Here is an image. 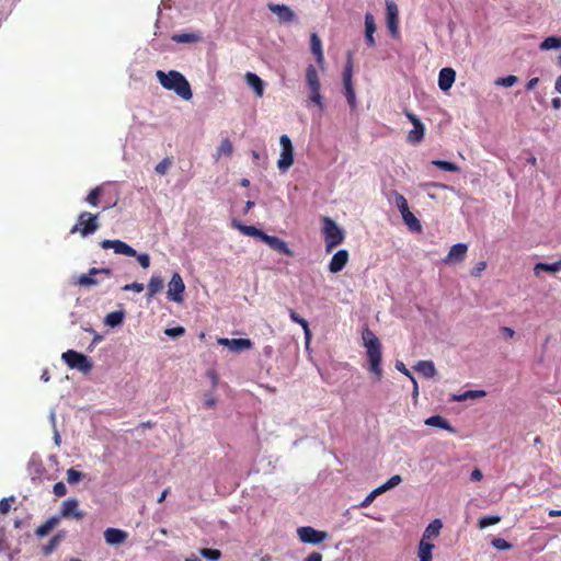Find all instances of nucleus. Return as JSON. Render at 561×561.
Wrapping results in <instances>:
<instances>
[{
	"mask_svg": "<svg viewBox=\"0 0 561 561\" xmlns=\"http://www.w3.org/2000/svg\"><path fill=\"white\" fill-rule=\"evenodd\" d=\"M297 535L300 541L312 545L321 543L328 538L327 531L317 530L311 526L299 527L297 529Z\"/></svg>",
	"mask_w": 561,
	"mask_h": 561,
	"instance_id": "obj_11",
	"label": "nucleus"
},
{
	"mask_svg": "<svg viewBox=\"0 0 561 561\" xmlns=\"http://www.w3.org/2000/svg\"><path fill=\"white\" fill-rule=\"evenodd\" d=\"M425 424L428 426H434V427H439V428L446 430L450 433L454 432V428L449 424V422L440 415H433V416L427 417L425 420Z\"/></svg>",
	"mask_w": 561,
	"mask_h": 561,
	"instance_id": "obj_28",
	"label": "nucleus"
},
{
	"mask_svg": "<svg viewBox=\"0 0 561 561\" xmlns=\"http://www.w3.org/2000/svg\"><path fill=\"white\" fill-rule=\"evenodd\" d=\"M288 312H289V317H290L291 321L301 325L304 333H305L306 342L309 343V341L311 339V331L309 329L308 321L306 319L301 318L294 309H289Z\"/></svg>",
	"mask_w": 561,
	"mask_h": 561,
	"instance_id": "obj_27",
	"label": "nucleus"
},
{
	"mask_svg": "<svg viewBox=\"0 0 561 561\" xmlns=\"http://www.w3.org/2000/svg\"><path fill=\"white\" fill-rule=\"evenodd\" d=\"M396 368L399 371H401L402 374H404L405 376H408L409 378H410V376H412L411 373L409 371V369L405 367V365L402 362H400V360H398L396 363Z\"/></svg>",
	"mask_w": 561,
	"mask_h": 561,
	"instance_id": "obj_57",
	"label": "nucleus"
},
{
	"mask_svg": "<svg viewBox=\"0 0 561 561\" xmlns=\"http://www.w3.org/2000/svg\"><path fill=\"white\" fill-rule=\"evenodd\" d=\"M267 8L270 11L275 13L282 22H290L295 18L291 9L285 4H276L271 2L267 4Z\"/></svg>",
	"mask_w": 561,
	"mask_h": 561,
	"instance_id": "obj_17",
	"label": "nucleus"
},
{
	"mask_svg": "<svg viewBox=\"0 0 561 561\" xmlns=\"http://www.w3.org/2000/svg\"><path fill=\"white\" fill-rule=\"evenodd\" d=\"M199 553L211 561H217L221 557V552L217 549L203 548L199 550Z\"/></svg>",
	"mask_w": 561,
	"mask_h": 561,
	"instance_id": "obj_43",
	"label": "nucleus"
},
{
	"mask_svg": "<svg viewBox=\"0 0 561 561\" xmlns=\"http://www.w3.org/2000/svg\"><path fill=\"white\" fill-rule=\"evenodd\" d=\"M500 520H501V517L497 515H486V516H483L482 518H480L479 527L486 528L491 525H495V524L500 523Z\"/></svg>",
	"mask_w": 561,
	"mask_h": 561,
	"instance_id": "obj_42",
	"label": "nucleus"
},
{
	"mask_svg": "<svg viewBox=\"0 0 561 561\" xmlns=\"http://www.w3.org/2000/svg\"><path fill=\"white\" fill-rule=\"evenodd\" d=\"M103 193L102 186H96L93 190L90 191L88 194L85 201L89 205L96 207L100 204V197Z\"/></svg>",
	"mask_w": 561,
	"mask_h": 561,
	"instance_id": "obj_36",
	"label": "nucleus"
},
{
	"mask_svg": "<svg viewBox=\"0 0 561 561\" xmlns=\"http://www.w3.org/2000/svg\"><path fill=\"white\" fill-rule=\"evenodd\" d=\"M363 345L366 348L368 359V370L375 376L377 381H380L383 376L381 367L382 362V345L377 335L366 327L362 332Z\"/></svg>",
	"mask_w": 561,
	"mask_h": 561,
	"instance_id": "obj_1",
	"label": "nucleus"
},
{
	"mask_svg": "<svg viewBox=\"0 0 561 561\" xmlns=\"http://www.w3.org/2000/svg\"><path fill=\"white\" fill-rule=\"evenodd\" d=\"M491 543L497 550L505 551L512 548V545L503 538H494Z\"/></svg>",
	"mask_w": 561,
	"mask_h": 561,
	"instance_id": "obj_47",
	"label": "nucleus"
},
{
	"mask_svg": "<svg viewBox=\"0 0 561 561\" xmlns=\"http://www.w3.org/2000/svg\"><path fill=\"white\" fill-rule=\"evenodd\" d=\"M233 227H236L241 233L249 237L259 238L262 241V237H264V231L260 230L254 226H247L238 221H233Z\"/></svg>",
	"mask_w": 561,
	"mask_h": 561,
	"instance_id": "obj_24",
	"label": "nucleus"
},
{
	"mask_svg": "<svg viewBox=\"0 0 561 561\" xmlns=\"http://www.w3.org/2000/svg\"><path fill=\"white\" fill-rule=\"evenodd\" d=\"M67 531L66 530H59L56 533L49 541L42 547V553L47 557L50 556L57 547L60 545V542L66 538Z\"/></svg>",
	"mask_w": 561,
	"mask_h": 561,
	"instance_id": "obj_19",
	"label": "nucleus"
},
{
	"mask_svg": "<svg viewBox=\"0 0 561 561\" xmlns=\"http://www.w3.org/2000/svg\"><path fill=\"white\" fill-rule=\"evenodd\" d=\"M486 267V262L485 261H480L476 264V266L471 270L470 272V275L472 277H480L481 276V273L485 270Z\"/></svg>",
	"mask_w": 561,
	"mask_h": 561,
	"instance_id": "obj_50",
	"label": "nucleus"
},
{
	"mask_svg": "<svg viewBox=\"0 0 561 561\" xmlns=\"http://www.w3.org/2000/svg\"><path fill=\"white\" fill-rule=\"evenodd\" d=\"M353 51L348 50L346 55V64L343 71V85H344V94L345 98L352 108L356 107V94L353 87V68H354V60H353Z\"/></svg>",
	"mask_w": 561,
	"mask_h": 561,
	"instance_id": "obj_6",
	"label": "nucleus"
},
{
	"mask_svg": "<svg viewBox=\"0 0 561 561\" xmlns=\"http://www.w3.org/2000/svg\"><path fill=\"white\" fill-rule=\"evenodd\" d=\"M164 333L171 337H179L185 333V329L183 327H174V328L167 329L164 331Z\"/></svg>",
	"mask_w": 561,
	"mask_h": 561,
	"instance_id": "obj_51",
	"label": "nucleus"
},
{
	"mask_svg": "<svg viewBox=\"0 0 561 561\" xmlns=\"http://www.w3.org/2000/svg\"><path fill=\"white\" fill-rule=\"evenodd\" d=\"M244 78L248 85L251 87L254 90L255 94L261 98L264 93L263 80L253 72H247Z\"/></svg>",
	"mask_w": 561,
	"mask_h": 561,
	"instance_id": "obj_22",
	"label": "nucleus"
},
{
	"mask_svg": "<svg viewBox=\"0 0 561 561\" xmlns=\"http://www.w3.org/2000/svg\"><path fill=\"white\" fill-rule=\"evenodd\" d=\"M233 152V146L229 138H224L217 148V158L221 156L230 157Z\"/></svg>",
	"mask_w": 561,
	"mask_h": 561,
	"instance_id": "obj_35",
	"label": "nucleus"
},
{
	"mask_svg": "<svg viewBox=\"0 0 561 561\" xmlns=\"http://www.w3.org/2000/svg\"><path fill=\"white\" fill-rule=\"evenodd\" d=\"M124 318H125L124 311H122V310L112 311L106 314L104 322L106 325H108L111 328H115V327L122 324V322L124 321Z\"/></svg>",
	"mask_w": 561,
	"mask_h": 561,
	"instance_id": "obj_33",
	"label": "nucleus"
},
{
	"mask_svg": "<svg viewBox=\"0 0 561 561\" xmlns=\"http://www.w3.org/2000/svg\"><path fill=\"white\" fill-rule=\"evenodd\" d=\"M482 472L479 470V469H474L472 472H471V476H470V479L472 481H480L482 479Z\"/></svg>",
	"mask_w": 561,
	"mask_h": 561,
	"instance_id": "obj_62",
	"label": "nucleus"
},
{
	"mask_svg": "<svg viewBox=\"0 0 561 561\" xmlns=\"http://www.w3.org/2000/svg\"><path fill=\"white\" fill-rule=\"evenodd\" d=\"M103 249H113L116 254L126 256H136L140 266L148 268L150 266V256L147 253L137 254L136 250L122 240H103L101 242Z\"/></svg>",
	"mask_w": 561,
	"mask_h": 561,
	"instance_id": "obj_3",
	"label": "nucleus"
},
{
	"mask_svg": "<svg viewBox=\"0 0 561 561\" xmlns=\"http://www.w3.org/2000/svg\"><path fill=\"white\" fill-rule=\"evenodd\" d=\"M541 272H561V260L554 263H537L534 267V273L535 275H539Z\"/></svg>",
	"mask_w": 561,
	"mask_h": 561,
	"instance_id": "obj_30",
	"label": "nucleus"
},
{
	"mask_svg": "<svg viewBox=\"0 0 561 561\" xmlns=\"http://www.w3.org/2000/svg\"><path fill=\"white\" fill-rule=\"evenodd\" d=\"M486 396V392L484 390H467L460 394H458V402L459 401H466V400H473L483 398Z\"/></svg>",
	"mask_w": 561,
	"mask_h": 561,
	"instance_id": "obj_37",
	"label": "nucleus"
},
{
	"mask_svg": "<svg viewBox=\"0 0 561 561\" xmlns=\"http://www.w3.org/2000/svg\"><path fill=\"white\" fill-rule=\"evenodd\" d=\"M98 218V214L94 215L89 211L80 213L77 224L70 229V233L79 232L83 238L93 234L100 227Z\"/></svg>",
	"mask_w": 561,
	"mask_h": 561,
	"instance_id": "obj_5",
	"label": "nucleus"
},
{
	"mask_svg": "<svg viewBox=\"0 0 561 561\" xmlns=\"http://www.w3.org/2000/svg\"><path fill=\"white\" fill-rule=\"evenodd\" d=\"M387 27L391 35H397L399 30V9L393 0H386Z\"/></svg>",
	"mask_w": 561,
	"mask_h": 561,
	"instance_id": "obj_13",
	"label": "nucleus"
},
{
	"mask_svg": "<svg viewBox=\"0 0 561 561\" xmlns=\"http://www.w3.org/2000/svg\"><path fill=\"white\" fill-rule=\"evenodd\" d=\"M157 78L160 84L170 91H174L183 100H191L193 96L191 85L185 77L176 70L165 73L162 70L157 71Z\"/></svg>",
	"mask_w": 561,
	"mask_h": 561,
	"instance_id": "obj_2",
	"label": "nucleus"
},
{
	"mask_svg": "<svg viewBox=\"0 0 561 561\" xmlns=\"http://www.w3.org/2000/svg\"><path fill=\"white\" fill-rule=\"evenodd\" d=\"M394 199H396V205L398 207V209L400 210L401 213V216L403 214H407L410 211V208H409V205H408V201L407 198L400 194V193H394Z\"/></svg>",
	"mask_w": 561,
	"mask_h": 561,
	"instance_id": "obj_38",
	"label": "nucleus"
},
{
	"mask_svg": "<svg viewBox=\"0 0 561 561\" xmlns=\"http://www.w3.org/2000/svg\"><path fill=\"white\" fill-rule=\"evenodd\" d=\"M60 519L57 515L50 516L45 523L35 529V535L39 538L47 536L58 524Z\"/></svg>",
	"mask_w": 561,
	"mask_h": 561,
	"instance_id": "obj_21",
	"label": "nucleus"
},
{
	"mask_svg": "<svg viewBox=\"0 0 561 561\" xmlns=\"http://www.w3.org/2000/svg\"><path fill=\"white\" fill-rule=\"evenodd\" d=\"M82 476H83L82 472H80L73 468H70L67 471V482L69 484H76L82 479Z\"/></svg>",
	"mask_w": 561,
	"mask_h": 561,
	"instance_id": "obj_46",
	"label": "nucleus"
},
{
	"mask_svg": "<svg viewBox=\"0 0 561 561\" xmlns=\"http://www.w3.org/2000/svg\"><path fill=\"white\" fill-rule=\"evenodd\" d=\"M104 538L108 545H121L126 540L127 534L122 529L111 527L104 531Z\"/></svg>",
	"mask_w": 561,
	"mask_h": 561,
	"instance_id": "obj_20",
	"label": "nucleus"
},
{
	"mask_svg": "<svg viewBox=\"0 0 561 561\" xmlns=\"http://www.w3.org/2000/svg\"><path fill=\"white\" fill-rule=\"evenodd\" d=\"M171 165L172 160L170 158H164L156 165L154 171L160 175H164L167 174Z\"/></svg>",
	"mask_w": 561,
	"mask_h": 561,
	"instance_id": "obj_45",
	"label": "nucleus"
},
{
	"mask_svg": "<svg viewBox=\"0 0 561 561\" xmlns=\"http://www.w3.org/2000/svg\"><path fill=\"white\" fill-rule=\"evenodd\" d=\"M402 219L411 231H413V232L422 231V225H421L420 220L414 216L413 213L409 211L407 214H403Z\"/></svg>",
	"mask_w": 561,
	"mask_h": 561,
	"instance_id": "obj_32",
	"label": "nucleus"
},
{
	"mask_svg": "<svg viewBox=\"0 0 561 561\" xmlns=\"http://www.w3.org/2000/svg\"><path fill=\"white\" fill-rule=\"evenodd\" d=\"M405 115H407L408 119L412 123V125L422 123L420 121V118L411 112H407Z\"/></svg>",
	"mask_w": 561,
	"mask_h": 561,
	"instance_id": "obj_61",
	"label": "nucleus"
},
{
	"mask_svg": "<svg viewBox=\"0 0 561 561\" xmlns=\"http://www.w3.org/2000/svg\"><path fill=\"white\" fill-rule=\"evenodd\" d=\"M91 274H105L106 276H111L112 275V270H110V268L92 267L91 268Z\"/></svg>",
	"mask_w": 561,
	"mask_h": 561,
	"instance_id": "obj_58",
	"label": "nucleus"
},
{
	"mask_svg": "<svg viewBox=\"0 0 561 561\" xmlns=\"http://www.w3.org/2000/svg\"><path fill=\"white\" fill-rule=\"evenodd\" d=\"M311 51L316 56L318 65L322 66L324 64V56L320 37H311Z\"/></svg>",
	"mask_w": 561,
	"mask_h": 561,
	"instance_id": "obj_34",
	"label": "nucleus"
},
{
	"mask_svg": "<svg viewBox=\"0 0 561 561\" xmlns=\"http://www.w3.org/2000/svg\"><path fill=\"white\" fill-rule=\"evenodd\" d=\"M560 47L561 37H546V39L540 44V48L545 50Z\"/></svg>",
	"mask_w": 561,
	"mask_h": 561,
	"instance_id": "obj_39",
	"label": "nucleus"
},
{
	"mask_svg": "<svg viewBox=\"0 0 561 561\" xmlns=\"http://www.w3.org/2000/svg\"><path fill=\"white\" fill-rule=\"evenodd\" d=\"M501 332L503 333L505 339H513L515 335V331L508 327H502Z\"/></svg>",
	"mask_w": 561,
	"mask_h": 561,
	"instance_id": "obj_56",
	"label": "nucleus"
},
{
	"mask_svg": "<svg viewBox=\"0 0 561 561\" xmlns=\"http://www.w3.org/2000/svg\"><path fill=\"white\" fill-rule=\"evenodd\" d=\"M218 344L228 347L231 352H242L253 347V342L250 339H218Z\"/></svg>",
	"mask_w": 561,
	"mask_h": 561,
	"instance_id": "obj_15",
	"label": "nucleus"
},
{
	"mask_svg": "<svg viewBox=\"0 0 561 561\" xmlns=\"http://www.w3.org/2000/svg\"><path fill=\"white\" fill-rule=\"evenodd\" d=\"M376 23L371 13L365 15V35H374L376 32Z\"/></svg>",
	"mask_w": 561,
	"mask_h": 561,
	"instance_id": "obj_41",
	"label": "nucleus"
},
{
	"mask_svg": "<svg viewBox=\"0 0 561 561\" xmlns=\"http://www.w3.org/2000/svg\"><path fill=\"white\" fill-rule=\"evenodd\" d=\"M467 244L458 242V261L462 260L465 253L467 252Z\"/></svg>",
	"mask_w": 561,
	"mask_h": 561,
	"instance_id": "obj_60",
	"label": "nucleus"
},
{
	"mask_svg": "<svg viewBox=\"0 0 561 561\" xmlns=\"http://www.w3.org/2000/svg\"><path fill=\"white\" fill-rule=\"evenodd\" d=\"M14 501V496L11 497H4L0 500V514L4 515L8 514L11 508V502Z\"/></svg>",
	"mask_w": 561,
	"mask_h": 561,
	"instance_id": "obj_49",
	"label": "nucleus"
},
{
	"mask_svg": "<svg viewBox=\"0 0 561 561\" xmlns=\"http://www.w3.org/2000/svg\"><path fill=\"white\" fill-rule=\"evenodd\" d=\"M54 494L56 496H64L67 493V488L64 482H57L53 488Z\"/></svg>",
	"mask_w": 561,
	"mask_h": 561,
	"instance_id": "obj_54",
	"label": "nucleus"
},
{
	"mask_svg": "<svg viewBox=\"0 0 561 561\" xmlns=\"http://www.w3.org/2000/svg\"><path fill=\"white\" fill-rule=\"evenodd\" d=\"M388 489L386 488L385 484L378 486L377 489H375L374 491H371L369 494H371L374 497H376L377 495L386 492Z\"/></svg>",
	"mask_w": 561,
	"mask_h": 561,
	"instance_id": "obj_64",
	"label": "nucleus"
},
{
	"mask_svg": "<svg viewBox=\"0 0 561 561\" xmlns=\"http://www.w3.org/2000/svg\"><path fill=\"white\" fill-rule=\"evenodd\" d=\"M185 290V284L179 273H174L168 285V299L174 302L183 301V293Z\"/></svg>",
	"mask_w": 561,
	"mask_h": 561,
	"instance_id": "obj_12",
	"label": "nucleus"
},
{
	"mask_svg": "<svg viewBox=\"0 0 561 561\" xmlns=\"http://www.w3.org/2000/svg\"><path fill=\"white\" fill-rule=\"evenodd\" d=\"M423 187L427 192L428 196L433 197V198L435 197V195L431 192V190H434V188L447 190L448 188L446 185L439 184V183H426V184H423Z\"/></svg>",
	"mask_w": 561,
	"mask_h": 561,
	"instance_id": "obj_53",
	"label": "nucleus"
},
{
	"mask_svg": "<svg viewBox=\"0 0 561 561\" xmlns=\"http://www.w3.org/2000/svg\"><path fill=\"white\" fill-rule=\"evenodd\" d=\"M414 369L427 378L433 377L435 375V366L431 360L419 362Z\"/></svg>",
	"mask_w": 561,
	"mask_h": 561,
	"instance_id": "obj_31",
	"label": "nucleus"
},
{
	"mask_svg": "<svg viewBox=\"0 0 561 561\" xmlns=\"http://www.w3.org/2000/svg\"><path fill=\"white\" fill-rule=\"evenodd\" d=\"M262 241L266 243L271 249L277 251L280 254L294 256V251L288 247V244L283 239L278 237L264 233V237H262Z\"/></svg>",
	"mask_w": 561,
	"mask_h": 561,
	"instance_id": "obj_14",
	"label": "nucleus"
},
{
	"mask_svg": "<svg viewBox=\"0 0 561 561\" xmlns=\"http://www.w3.org/2000/svg\"><path fill=\"white\" fill-rule=\"evenodd\" d=\"M388 489L386 488L385 484L378 486L377 489H375L374 491H371L369 494H371L374 497H376L377 495L386 492Z\"/></svg>",
	"mask_w": 561,
	"mask_h": 561,
	"instance_id": "obj_63",
	"label": "nucleus"
},
{
	"mask_svg": "<svg viewBox=\"0 0 561 561\" xmlns=\"http://www.w3.org/2000/svg\"><path fill=\"white\" fill-rule=\"evenodd\" d=\"M433 164L445 171H456V164L449 161L435 160L433 161Z\"/></svg>",
	"mask_w": 561,
	"mask_h": 561,
	"instance_id": "obj_48",
	"label": "nucleus"
},
{
	"mask_svg": "<svg viewBox=\"0 0 561 561\" xmlns=\"http://www.w3.org/2000/svg\"><path fill=\"white\" fill-rule=\"evenodd\" d=\"M443 527V523L440 519H434L432 523L428 524V526L425 528L422 540L432 542L433 539H435Z\"/></svg>",
	"mask_w": 561,
	"mask_h": 561,
	"instance_id": "obj_23",
	"label": "nucleus"
},
{
	"mask_svg": "<svg viewBox=\"0 0 561 561\" xmlns=\"http://www.w3.org/2000/svg\"><path fill=\"white\" fill-rule=\"evenodd\" d=\"M322 233L325 241V251L330 253L335 247L343 243L345 233L330 217L323 218Z\"/></svg>",
	"mask_w": 561,
	"mask_h": 561,
	"instance_id": "obj_4",
	"label": "nucleus"
},
{
	"mask_svg": "<svg viewBox=\"0 0 561 561\" xmlns=\"http://www.w3.org/2000/svg\"><path fill=\"white\" fill-rule=\"evenodd\" d=\"M433 549L434 543L421 539L417 551L419 561H432Z\"/></svg>",
	"mask_w": 561,
	"mask_h": 561,
	"instance_id": "obj_29",
	"label": "nucleus"
},
{
	"mask_svg": "<svg viewBox=\"0 0 561 561\" xmlns=\"http://www.w3.org/2000/svg\"><path fill=\"white\" fill-rule=\"evenodd\" d=\"M95 274H91V270L89 271L88 274H82L79 276L78 278V283L81 285V286H93V285H96L98 284V280L93 277Z\"/></svg>",
	"mask_w": 561,
	"mask_h": 561,
	"instance_id": "obj_44",
	"label": "nucleus"
},
{
	"mask_svg": "<svg viewBox=\"0 0 561 561\" xmlns=\"http://www.w3.org/2000/svg\"><path fill=\"white\" fill-rule=\"evenodd\" d=\"M518 81V78L514 75H510L503 78H497L495 80V85L511 88Z\"/></svg>",
	"mask_w": 561,
	"mask_h": 561,
	"instance_id": "obj_40",
	"label": "nucleus"
},
{
	"mask_svg": "<svg viewBox=\"0 0 561 561\" xmlns=\"http://www.w3.org/2000/svg\"><path fill=\"white\" fill-rule=\"evenodd\" d=\"M145 286L141 283L134 282L131 284H126L123 287V290L125 291H135V293H141L144 290Z\"/></svg>",
	"mask_w": 561,
	"mask_h": 561,
	"instance_id": "obj_52",
	"label": "nucleus"
},
{
	"mask_svg": "<svg viewBox=\"0 0 561 561\" xmlns=\"http://www.w3.org/2000/svg\"><path fill=\"white\" fill-rule=\"evenodd\" d=\"M348 262V252L346 250H339L329 263V271L331 273L341 272Z\"/></svg>",
	"mask_w": 561,
	"mask_h": 561,
	"instance_id": "obj_16",
	"label": "nucleus"
},
{
	"mask_svg": "<svg viewBox=\"0 0 561 561\" xmlns=\"http://www.w3.org/2000/svg\"><path fill=\"white\" fill-rule=\"evenodd\" d=\"M425 126L423 123L413 125V128L408 134V141L410 144H420L424 138Z\"/></svg>",
	"mask_w": 561,
	"mask_h": 561,
	"instance_id": "obj_25",
	"label": "nucleus"
},
{
	"mask_svg": "<svg viewBox=\"0 0 561 561\" xmlns=\"http://www.w3.org/2000/svg\"><path fill=\"white\" fill-rule=\"evenodd\" d=\"M456 78V71L453 68H443L438 77V87L442 91H447L451 88Z\"/></svg>",
	"mask_w": 561,
	"mask_h": 561,
	"instance_id": "obj_18",
	"label": "nucleus"
},
{
	"mask_svg": "<svg viewBox=\"0 0 561 561\" xmlns=\"http://www.w3.org/2000/svg\"><path fill=\"white\" fill-rule=\"evenodd\" d=\"M61 519H73L77 522L85 517V512L79 506V501L75 497H69L61 503L59 513L56 514Z\"/></svg>",
	"mask_w": 561,
	"mask_h": 561,
	"instance_id": "obj_8",
	"label": "nucleus"
},
{
	"mask_svg": "<svg viewBox=\"0 0 561 561\" xmlns=\"http://www.w3.org/2000/svg\"><path fill=\"white\" fill-rule=\"evenodd\" d=\"M401 481H402L401 476H399V474H394V476H392V477H391V478H390L386 483H383V484L386 485V488H387L388 490H390V489H392V488L397 486L398 484H400V483H401Z\"/></svg>",
	"mask_w": 561,
	"mask_h": 561,
	"instance_id": "obj_55",
	"label": "nucleus"
},
{
	"mask_svg": "<svg viewBox=\"0 0 561 561\" xmlns=\"http://www.w3.org/2000/svg\"><path fill=\"white\" fill-rule=\"evenodd\" d=\"M322 554L320 552H311L308 554V557L305 559V561H322Z\"/></svg>",
	"mask_w": 561,
	"mask_h": 561,
	"instance_id": "obj_59",
	"label": "nucleus"
},
{
	"mask_svg": "<svg viewBox=\"0 0 561 561\" xmlns=\"http://www.w3.org/2000/svg\"><path fill=\"white\" fill-rule=\"evenodd\" d=\"M279 144L282 146V152L277 161V167L280 171H286L294 164V146L287 135L280 136Z\"/></svg>",
	"mask_w": 561,
	"mask_h": 561,
	"instance_id": "obj_10",
	"label": "nucleus"
},
{
	"mask_svg": "<svg viewBox=\"0 0 561 561\" xmlns=\"http://www.w3.org/2000/svg\"><path fill=\"white\" fill-rule=\"evenodd\" d=\"M61 359L69 368L78 369L83 374L90 373L93 368L92 362L85 355L73 350L62 353Z\"/></svg>",
	"mask_w": 561,
	"mask_h": 561,
	"instance_id": "obj_7",
	"label": "nucleus"
},
{
	"mask_svg": "<svg viewBox=\"0 0 561 561\" xmlns=\"http://www.w3.org/2000/svg\"><path fill=\"white\" fill-rule=\"evenodd\" d=\"M306 82L310 90V100L320 108H322L323 102L320 93L321 84L317 69L313 65H309L306 69Z\"/></svg>",
	"mask_w": 561,
	"mask_h": 561,
	"instance_id": "obj_9",
	"label": "nucleus"
},
{
	"mask_svg": "<svg viewBox=\"0 0 561 561\" xmlns=\"http://www.w3.org/2000/svg\"><path fill=\"white\" fill-rule=\"evenodd\" d=\"M164 287V280L161 276H151L149 283H148V291H147V296L148 298H151L153 297L154 295H157L158 293H160Z\"/></svg>",
	"mask_w": 561,
	"mask_h": 561,
	"instance_id": "obj_26",
	"label": "nucleus"
}]
</instances>
